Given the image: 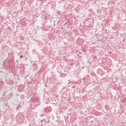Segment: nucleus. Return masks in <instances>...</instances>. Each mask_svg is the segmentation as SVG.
Returning a JSON list of instances; mask_svg holds the SVG:
<instances>
[{"label":"nucleus","mask_w":126,"mask_h":126,"mask_svg":"<svg viewBox=\"0 0 126 126\" xmlns=\"http://www.w3.org/2000/svg\"><path fill=\"white\" fill-rule=\"evenodd\" d=\"M20 58L21 59H22V58H23V55H21V56H20Z\"/></svg>","instance_id":"obj_6"},{"label":"nucleus","mask_w":126,"mask_h":126,"mask_svg":"<svg viewBox=\"0 0 126 126\" xmlns=\"http://www.w3.org/2000/svg\"><path fill=\"white\" fill-rule=\"evenodd\" d=\"M82 68L83 69L84 68V66L82 67Z\"/></svg>","instance_id":"obj_9"},{"label":"nucleus","mask_w":126,"mask_h":126,"mask_svg":"<svg viewBox=\"0 0 126 126\" xmlns=\"http://www.w3.org/2000/svg\"><path fill=\"white\" fill-rule=\"evenodd\" d=\"M71 64H73V63H71Z\"/></svg>","instance_id":"obj_10"},{"label":"nucleus","mask_w":126,"mask_h":126,"mask_svg":"<svg viewBox=\"0 0 126 126\" xmlns=\"http://www.w3.org/2000/svg\"><path fill=\"white\" fill-rule=\"evenodd\" d=\"M42 122H43V120H41V122L39 123V124H42Z\"/></svg>","instance_id":"obj_8"},{"label":"nucleus","mask_w":126,"mask_h":126,"mask_svg":"<svg viewBox=\"0 0 126 126\" xmlns=\"http://www.w3.org/2000/svg\"><path fill=\"white\" fill-rule=\"evenodd\" d=\"M67 21H68V22H67L66 23H67V24H68V23H69V22H70V20H69V19H67Z\"/></svg>","instance_id":"obj_4"},{"label":"nucleus","mask_w":126,"mask_h":126,"mask_svg":"<svg viewBox=\"0 0 126 126\" xmlns=\"http://www.w3.org/2000/svg\"><path fill=\"white\" fill-rule=\"evenodd\" d=\"M46 113H49V112L47 111V112H46Z\"/></svg>","instance_id":"obj_11"},{"label":"nucleus","mask_w":126,"mask_h":126,"mask_svg":"<svg viewBox=\"0 0 126 126\" xmlns=\"http://www.w3.org/2000/svg\"><path fill=\"white\" fill-rule=\"evenodd\" d=\"M31 126V125H30V126Z\"/></svg>","instance_id":"obj_12"},{"label":"nucleus","mask_w":126,"mask_h":126,"mask_svg":"<svg viewBox=\"0 0 126 126\" xmlns=\"http://www.w3.org/2000/svg\"><path fill=\"white\" fill-rule=\"evenodd\" d=\"M3 86V82L0 81V89H1Z\"/></svg>","instance_id":"obj_2"},{"label":"nucleus","mask_w":126,"mask_h":126,"mask_svg":"<svg viewBox=\"0 0 126 126\" xmlns=\"http://www.w3.org/2000/svg\"><path fill=\"white\" fill-rule=\"evenodd\" d=\"M67 24V23H65L64 25H63V26H66V25Z\"/></svg>","instance_id":"obj_7"},{"label":"nucleus","mask_w":126,"mask_h":126,"mask_svg":"<svg viewBox=\"0 0 126 126\" xmlns=\"http://www.w3.org/2000/svg\"><path fill=\"white\" fill-rule=\"evenodd\" d=\"M16 110H20L21 109V105L18 104V106L16 107Z\"/></svg>","instance_id":"obj_3"},{"label":"nucleus","mask_w":126,"mask_h":126,"mask_svg":"<svg viewBox=\"0 0 126 126\" xmlns=\"http://www.w3.org/2000/svg\"><path fill=\"white\" fill-rule=\"evenodd\" d=\"M67 26H68V25H67Z\"/></svg>","instance_id":"obj_13"},{"label":"nucleus","mask_w":126,"mask_h":126,"mask_svg":"<svg viewBox=\"0 0 126 126\" xmlns=\"http://www.w3.org/2000/svg\"><path fill=\"white\" fill-rule=\"evenodd\" d=\"M34 104L36 106H39L40 101H39V100H37L36 101L34 102Z\"/></svg>","instance_id":"obj_1"},{"label":"nucleus","mask_w":126,"mask_h":126,"mask_svg":"<svg viewBox=\"0 0 126 126\" xmlns=\"http://www.w3.org/2000/svg\"><path fill=\"white\" fill-rule=\"evenodd\" d=\"M23 98H24V94H22V95H21V99H23Z\"/></svg>","instance_id":"obj_5"}]
</instances>
